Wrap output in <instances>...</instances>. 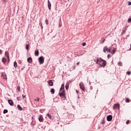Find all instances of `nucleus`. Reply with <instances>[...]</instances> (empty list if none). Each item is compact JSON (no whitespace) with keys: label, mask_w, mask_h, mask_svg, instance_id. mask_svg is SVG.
Wrapping results in <instances>:
<instances>
[{"label":"nucleus","mask_w":131,"mask_h":131,"mask_svg":"<svg viewBox=\"0 0 131 131\" xmlns=\"http://www.w3.org/2000/svg\"><path fill=\"white\" fill-rule=\"evenodd\" d=\"M94 61L99 65V66H101V67H105L106 65H107V61L106 60L102 59L101 58H96V59H94Z\"/></svg>","instance_id":"nucleus-1"},{"label":"nucleus","mask_w":131,"mask_h":131,"mask_svg":"<svg viewBox=\"0 0 131 131\" xmlns=\"http://www.w3.org/2000/svg\"><path fill=\"white\" fill-rule=\"evenodd\" d=\"M65 92V86L64 84H62L59 90V96L61 98L63 99V100H66V94Z\"/></svg>","instance_id":"nucleus-2"},{"label":"nucleus","mask_w":131,"mask_h":131,"mask_svg":"<svg viewBox=\"0 0 131 131\" xmlns=\"http://www.w3.org/2000/svg\"><path fill=\"white\" fill-rule=\"evenodd\" d=\"M38 61L40 64H43V62H45V58H43V56H40L38 58Z\"/></svg>","instance_id":"nucleus-3"},{"label":"nucleus","mask_w":131,"mask_h":131,"mask_svg":"<svg viewBox=\"0 0 131 131\" xmlns=\"http://www.w3.org/2000/svg\"><path fill=\"white\" fill-rule=\"evenodd\" d=\"M119 107H120V105L119 104H115L114 105L113 109H115V110H117V109H119Z\"/></svg>","instance_id":"nucleus-4"},{"label":"nucleus","mask_w":131,"mask_h":131,"mask_svg":"<svg viewBox=\"0 0 131 131\" xmlns=\"http://www.w3.org/2000/svg\"><path fill=\"white\" fill-rule=\"evenodd\" d=\"M48 84L50 86H53L54 85V82H53V80H52L48 81Z\"/></svg>","instance_id":"nucleus-5"},{"label":"nucleus","mask_w":131,"mask_h":131,"mask_svg":"<svg viewBox=\"0 0 131 131\" xmlns=\"http://www.w3.org/2000/svg\"><path fill=\"white\" fill-rule=\"evenodd\" d=\"M112 115H109L107 117V121H111V120H112Z\"/></svg>","instance_id":"nucleus-6"},{"label":"nucleus","mask_w":131,"mask_h":131,"mask_svg":"<svg viewBox=\"0 0 131 131\" xmlns=\"http://www.w3.org/2000/svg\"><path fill=\"white\" fill-rule=\"evenodd\" d=\"M8 103L10 106H14V102L12 100H8Z\"/></svg>","instance_id":"nucleus-7"},{"label":"nucleus","mask_w":131,"mask_h":131,"mask_svg":"<svg viewBox=\"0 0 131 131\" xmlns=\"http://www.w3.org/2000/svg\"><path fill=\"white\" fill-rule=\"evenodd\" d=\"M39 121L40 122H42L43 121V117H42V115H40L38 118Z\"/></svg>","instance_id":"nucleus-8"},{"label":"nucleus","mask_w":131,"mask_h":131,"mask_svg":"<svg viewBox=\"0 0 131 131\" xmlns=\"http://www.w3.org/2000/svg\"><path fill=\"white\" fill-rule=\"evenodd\" d=\"M109 49V48H108V47L105 46L103 48V52L104 53H106V51L107 52H108V50Z\"/></svg>","instance_id":"nucleus-9"},{"label":"nucleus","mask_w":131,"mask_h":131,"mask_svg":"<svg viewBox=\"0 0 131 131\" xmlns=\"http://www.w3.org/2000/svg\"><path fill=\"white\" fill-rule=\"evenodd\" d=\"M38 55H39V52H38V49H36L35 51V56H38Z\"/></svg>","instance_id":"nucleus-10"},{"label":"nucleus","mask_w":131,"mask_h":131,"mask_svg":"<svg viewBox=\"0 0 131 131\" xmlns=\"http://www.w3.org/2000/svg\"><path fill=\"white\" fill-rule=\"evenodd\" d=\"M48 4L49 9V10H51V8H52V4L50 3V0H48Z\"/></svg>","instance_id":"nucleus-11"},{"label":"nucleus","mask_w":131,"mask_h":131,"mask_svg":"<svg viewBox=\"0 0 131 131\" xmlns=\"http://www.w3.org/2000/svg\"><path fill=\"white\" fill-rule=\"evenodd\" d=\"M27 61L29 63H32V58H31V57H29L27 59Z\"/></svg>","instance_id":"nucleus-12"},{"label":"nucleus","mask_w":131,"mask_h":131,"mask_svg":"<svg viewBox=\"0 0 131 131\" xmlns=\"http://www.w3.org/2000/svg\"><path fill=\"white\" fill-rule=\"evenodd\" d=\"M5 56H6L8 60H9L10 55H9V52L8 51L5 52Z\"/></svg>","instance_id":"nucleus-13"},{"label":"nucleus","mask_w":131,"mask_h":131,"mask_svg":"<svg viewBox=\"0 0 131 131\" xmlns=\"http://www.w3.org/2000/svg\"><path fill=\"white\" fill-rule=\"evenodd\" d=\"M69 89V82H67L66 85V89L67 90V91H68Z\"/></svg>","instance_id":"nucleus-14"},{"label":"nucleus","mask_w":131,"mask_h":131,"mask_svg":"<svg viewBox=\"0 0 131 131\" xmlns=\"http://www.w3.org/2000/svg\"><path fill=\"white\" fill-rule=\"evenodd\" d=\"M47 116H48L49 119H53L54 118L50 114H47Z\"/></svg>","instance_id":"nucleus-15"},{"label":"nucleus","mask_w":131,"mask_h":131,"mask_svg":"<svg viewBox=\"0 0 131 131\" xmlns=\"http://www.w3.org/2000/svg\"><path fill=\"white\" fill-rule=\"evenodd\" d=\"M50 92L52 95H54L55 94V89L54 88L51 89Z\"/></svg>","instance_id":"nucleus-16"},{"label":"nucleus","mask_w":131,"mask_h":131,"mask_svg":"<svg viewBox=\"0 0 131 131\" xmlns=\"http://www.w3.org/2000/svg\"><path fill=\"white\" fill-rule=\"evenodd\" d=\"M17 108L18 110H19V111H22V107H21L20 105L19 104L17 105Z\"/></svg>","instance_id":"nucleus-17"},{"label":"nucleus","mask_w":131,"mask_h":131,"mask_svg":"<svg viewBox=\"0 0 131 131\" xmlns=\"http://www.w3.org/2000/svg\"><path fill=\"white\" fill-rule=\"evenodd\" d=\"M115 52H116V48H114L111 53L113 55H114V54H115Z\"/></svg>","instance_id":"nucleus-18"},{"label":"nucleus","mask_w":131,"mask_h":131,"mask_svg":"<svg viewBox=\"0 0 131 131\" xmlns=\"http://www.w3.org/2000/svg\"><path fill=\"white\" fill-rule=\"evenodd\" d=\"M2 62H3V63H5L6 62H7V59L5 58H2Z\"/></svg>","instance_id":"nucleus-19"},{"label":"nucleus","mask_w":131,"mask_h":131,"mask_svg":"<svg viewBox=\"0 0 131 131\" xmlns=\"http://www.w3.org/2000/svg\"><path fill=\"white\" fill-rule=\"evenodd\" d=\"M118 66H122V62L121 61H119L118 62Z\"/></svg>","instance_id":"nucleus-20"},{"label":"nucleus","mask_w":131,"mask_h":131,"mask_svg":"<svg viewBox=\"0 0 131 131\" xmlns=\"http://www.w3.org/2000/svg\"><path fill=\"white\" fill-rule=\"evenodd\" d=\"M126 30H127V29L126 28H125L124 30L122 31V34H124V33H125Z\"/></svg>","instance_id":"nucleus-21"},{"label":"nucleus","mask_w":131,"mask_h":131,"mask_svg":"<svg viewBox=\"0 0 131 131\" xmlns=\"http://www.w3.org/2000/svg\"><path fill=\"white\" fill-rule=\"evenodd\" d=\"M45 23H46V25H49V20L46 19Z\"/></svg>","instance_id":"nucleus-22"},{"label":"nucleus","mask_w":131,"mask_h":131,"mask_svg":"<svg viewBox=\"0 0 131 131\" xmlns=\"http://www.w3.org/2000/svg\"><path fill=\"white\" fill-rule=\"evenodd\" d=\"M17 66V62L16 61H15L14 62V67H15V68H16Z\"/></svg>","instance_id":"nucleus-23"},{"label":"nucleus","mask_w":131,"mask_h":131,"mask_svg":"<svg viewBox=\"0 0 131 131\" xmlns=\"http://www.w3.org/2000/svg\"><path fill=\"white\" fill-rule=\"evenodd\" d=\"M129 102H130V100H129V99H128V98H126V103H129Z\"/></svg>","instance_id":"nucleus-24"},{"label":"nucleus","mask_w":131,"mask_h":131,"mask_svg":"<svg viewBox=\"0 0 131 131\" xmlns=\"http://www.w3.org/2000/svg\"><path fill=\"white\" fill-rule=\"evenodd\" d=\"M3 113L6 114V113H8V110H4L3 111Z\"/></svg>","instance_id":"nucleus-25"},{"label":"nucleus","mask_w":131,"mask_h":131,"mask_svg":"<svg viewBox=\"0 0 131 131\" xmlns=\"http://www.w3.org/2000/svg\"><path fill=\"white\" fill-rule=\"evenodd\" d=\"M112 56L110 54H108L107 56V59H110V58H111Z\"/></svg>","instance_id":"nucleus-26"},{"label":"nucleus","mask_w":131,"mask_h":131,"mask_svg":"<svg viewBox=\"0 0 131 131\" xmlns=\"http://www.w3.org/2000/svg\"><path fill=\"white\" fill-rule=\"evenodd\" d=\"M26 50H29V45H27L26 46Z\"/></svg>","instance_id":"nucleus-27"},{"label":"nucleus","mask_w":131,"mask_h":131,"mask_svg":"<svg viewBox=\"0 0 131 131\" xmlns=\"http://www.w3.org/2000/svg\"><path fill=\"white\" fill-rule=\"evenodd\" d=\"M101 124H105V120H102L101 121Z\"/></svg>","instance_id":"nucleus-28"},{"label":"nucleus","mask_w":131,"mask_h":131,"mask_svg":"<svg viewBox=\"0 0 131 131\" xmlns=\"http://www.w3.org/2000/svg\"><path fill=\"white\" fill-rule=\"evenodd\" d=\"M34 101H36L37 102H39V98L37 97V99H34Z\"/></svg>","instance_id":"nucleus-29"},{"label":"nucleus","mask_w":131,"mask_h":131,"mask_svg":"<svg viewBox=\"0 0 131 131\" xmlns=\"http://www.w3.org/2000/svg\"><path fill=\"white\" fill-rule=\"evenodd\" d=\"M107 52H108V53H111V48H108V50H107Z\"/></svg>","instance_id":"nucleus-30"},{"label":"nucleus","mask_w":131,"mask_h":131,"mask_svg":"<svg viewBox=\"0 0 131 131\" xmlns=\"http://www.w3.org/2000/svg\"><path fill=\"white\" fill-rule=\"evenodd\" d=\"M127 74H128V75H130L131 74V72L130 71H127L126 73Z\"/></svg>","instance_id":"nucleus-31"},{"label":"nucleus","mask_w":131,"mask_h":131,"mask_svg":"<svg viewBox=\"0 0 131 131\" xmlns=\"http://www.w3.org/2000/svg\"><path fill=\"white\" fill-rule=\"evenodd\" d=\"M39 25H40V26L41 28H42H42H43V27H42V23H39Z\"/></svg>","instance_id":"nucleus-32"},{"label":"nucleus","mask_w":131,"mask_h":131,"mask_svg":"<svg viewBox=\"0 0 131 131\" xmlns=\"http://www.w3.org/2000/svg\"><path fill=\"white\" fill-rule=\"evenodd\" d=\"M17 90H18V92H20V86H19L17 87Z\"/></svg>","instance_id":"nucleus-33"},{"label":"nucleus","mask_w":131,"mask_h":131,"mask_svg":"<svg viewBox=\"0 0 131 131\" xmlns=\"http://www.w3.org/2000/svg\"><path fill=\"white\" fill-rule=\"evenodd\" d=\"M79 85H80V88L81 89V90H82V86L81 85V83H80Z\"/></svg>","instance_id":"nucleus-34"},{"label":"nucleus","mask_w":131,"mask_h":131,"mask_svg":"<svg viewBox=\"0 0 131 131\" xmlns=\"http://www.w3.org/2000/svg\"><path fill=\"white\" fill-rule=\"evenodd\" d=\"M126 124H129V120H127L126 122Z\"/></svg>","instance_id":"nucleus-35"},{"label":"nucleus","mask_w":131,"mask_h":131,"mask_svg":"<svg viewBox=\"0 0 131 131\" xmlns=\"http://www.w3.org/2000/svg\"><path fill=\"white\" fill-rule=\"evenodd\" d=\"M3 54V51L0 49V55H2Z\"/></svg>","instance_id":"nucleus-36"},{"label":"nucleus","mask_w":131,"mask_h":131,"mask_svg":"<svg viewBox=\"0 0 131 131\" xmlns=\"http://www.w3.org/2000/svg\"><path fill=\"white\" fill-rule=\"evenodd\" d=\"M85 45H86V43L85 42H83V43H82L83 47H84V46H85Z\"/></svg>","instance_id":"nucleus-37"},{"label":"nucleus","mask_w":131,"mask_h":131,"mask_svg":"<svg viewBox=\"0 0 131 131\" xmlns=\"http://www.w3.org/2000/svg\"><path fill=\"white\" fill-rule=\"evenodd\" d=\"M128 6H130L131 5V2H128Z\"/></svg>","instance_id":"nucleus-38"},{"label":"nucleus","mask_w":131,"mask_h":131,"mask_svg":"<svg viewBox=\"0 0 131 131\" xmlns=\"http://www.w3.org/2000/svg\"><path fill=\"white\" fill-rule=\"evenodd\" d=\"M128 22H131V18H128Z\"/></svg>","instance_id":"nucleus-39"},{"label":"nucleus","mask_w":131,"mask_h":131,"mask_svg":"<svg viewBox=\"0 0 131 131\" xmlns=\"http://www.w3.org/2000/svg\"><path fill=\"white\" fill-rule=\"evenodd\" d=\"M22 97H23V99H25V97H26V96L25 95H22Z\"/></svg>","instance_id":"nucleus-40"},{"label":"nucleus","mask_w":131,"mask_h":131,"mask_svg":"<svg viewBox=\"0 0 131 131\" xmlns=\"http://www.w3.org/2000/svg\"><path fill=\"white\" fill-rule=\"evenodd\" d=\"M76 93H77V94H78V93H79V91H78V90H76Z\"/></svg>","instance_id":"nucleus-41"},{"label":"nucleus","mask_w":131,"mask_h":131,"mask_svg":"<svg viewBox=\"0 0 131 131\" xmlns=\"http://www.w3.org/2000/svg\"><path fill=\"white\" fill-rule=\"evenodd\" d=\"M24 68H25V67H24L23 68H21V70H24Z\"/></svg>","instance_id":"nucleus-42"},{"label":"nucleus","mask_w":131,"mask_h":131,"mask_svg":"<svg viewBox=\"0 0 131 131\" xmlns=\"http://www.w3.org/2000/svg\"><path fill=\"white\" fill-rule=\"evenodd\" d=\"M77 65H79V62H78L77 63Z\"/></svg>","instance_id":"nucleus-43"},{"label":"nucleus","mask_w":131,"mask_h":131,"mask_svg":"<svg viewBox=\"0 0 131 131\" xmlns=\"http://www.w3.org/2000/svg\"><path fill=\"white\" fill-rule=\"evenodd\" d=\"M106 40V39H104L103 41H102V42H104V41H105Z\"/></svg>","instance_id":"nucleus-44"},{"label":"nucleus","mask_w":131,"mask_h":131,"mask_svg":"<svg viewBox=\"0 0 131 131\" xmlns=\"http://www.w3.org/2000/svg\"><path fill=\"white\" fill-rule=\"evenodd\" d=\"M84 89V87H82V91H84L83 89Z\"/></svg>","instance_id":"nucleus-45"},{"label":"nucleus","mask_w":131,"mask_h":131,"mask_svg":"<svg viewBox=\"0 0 131 131\" xmlns=\"http://www.w3.org/2000/svg\"><path fill=\"white\" fill-rule=\"evenodd\" d=\"M73 69H75V66L73 67Z\"/></svg>","instance_id":"nucleus-46"},{"label":"nucleus","mask_w":131,"mask_h":131,"mask_svg":"<svg viewBox=\"0 0 131 131\" xmlns=\"http://www.w3.org/2000/svg\"><path fill=\"white\" fill-rule=\"evenodd\" d=\"M68 1H69V0H68Z\"/></svg>","instance_id":"nucleus-47"}]
</instances>
